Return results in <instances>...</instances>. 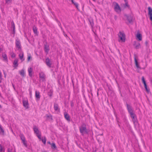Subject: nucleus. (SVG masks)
Instances as JSON below:
<instances>
[{
    "mask_svg": "<svg viewBox=\"0 0 152 152\" xmlns=\"http://www.w3.org/2000/svg\"><path fill=\"white\" fill-rule=\"evenodd\" d=\"M72 3L77 8V9H78V4L77 3H75L74 2V1H73V2H72Z\"/></svg>",
    "mask_w": 152,
    "mask_h": 152,
    "instance_id": "nucleus-36",
    "label": "nucleus"
},
{
    "mask_svg": "<svg viewBox=\"0 0 152 152\" xmlns=\"http://www.w3.org/2000/svg\"><path fill=\"white\" fill-rule=\"evenodd\" d=\"M133 122L135 127L138 128L139 127V124L137 121H134Z\"/></svg>",
    "mask_w": 152,
    "mask_h": 152,
    "instance_id": "nucleus-27",
    "label": "nucleus"
},
{
    "mask_svg": "<svg viewBox=\"0 0 152 152\" xmlns=\"http://www.w3.org/2000/svg\"><path fill=\"white\" fill-rule=\"evenodd\" d=\"M33 129L34 133L36 134L37 135L41 134V132L38 129L37 127L36 126H34Z\"/></svg>",
    "mask_w": 152,
    "mask_h": 152,
    "instance_id": "nucleus-9",
    "label": "nucleus"
},
{
    "mask_svg": "<svg viewBox=\"0 0 152 152\" xmlns=\"http://www.w3.org/2000/svg\"><path fill=\"white\" fill-rule=\"evenodd\" d=\"M145 44L147 46V45H148V41H145Z\"/></svg>",
    "mask_w": 152,
    "mask_h": 152,
    "instance_id": "nucleus-47",
    "label": "nucleus"
},
{
    "mask_svg": "<svg viewBox=\"0 0 152 152\" xmlns=\"http://www.w3.org/2000/svg\"><path fill=\"white\" fill-rule=\"evenodd\" d=\"M71 106L72 107H73L74 106V103L72 101L71 102Z\"/></svg>",
    "mask_w": 152,
    "mask_h": 152,
    "instance_id": "nucleus-43",
    "label": "nucleus"
},
{
    "mask_svg": "<svg viewBox=\"0 0 152 152\" xmlns=\"http://www.w3.org/2000/svg\"><path fill=\"white\" fill-rule=\"evenodd\" d=\"M135 48L136 49H138L139 48L140 46V44L139 43H138L136 45H135Z\"/></svg>",
    "mask_w": 152,
    "mask_h": 152,
    "instance_id": "nucleus-37",
    "label": "nucleus"
},
{
    "mask_svg": "<svg viewBox=\"0 0 152 152\" xmlns=\"http://www.w3.org/2000/svg\"><path fill=\"white\" fill-rule=\"evenodd\" d=\"M20 137L22 141L25 140V138L23 135L21 134L20 136Z\"/></svg>",
    "mask_w": 152,
    "mask_h": 152,
    "instance_id": "nucleus-33",
    "label": "nucleus"
},
{
    "mask_svg": "<svg viewBox=\"0 0 152 152\" xmlns=\"http://www.w3.org/2000/svg\"><path fill=\"white\" fill-rule=\"evenodd\" d=\"M15 56V55L14 53H13L11 55V57L12 58H14Z\"/></svg>",
    "mask_w": 152,
    "mask_h": 152,
    "instance_id": "nucleus-44",
    "label": "nucleus"
},
{
    "mask_svg": "<svg viewBox=\"0 0 152 152\" xmlns=\"http://www.w3.org/2000/svg\"><path fill=\"white\" fill-rule=\"evenodd\" d=\"M37 136L39 139L40 140H42L41 138V134H38Z\"/></svg>",
    "mask_w": 152,
    "mask_h": 152,
    "instance_id": "nucleus-42",
    "label": "nucleus"
},
{
    "mask_svg": "<svg viewBox=\"0 0 152 152\" xmlns=\"http://www.w3.org/2000/svg\"><path fill=\"white\" fill-rule=\"evenodd\" d=\"M11 28H13V31L14 32V33L15 32V26L14 23L13 21H12L11 23Z\"/></svg>",
    "mask_w": 152,
    "mask_h": 152,
    "instance_id": "nucleus-26",
    "label": "nucleus"
},
{
    "mask_svg": "<svg viewBox=\"0 0 152 152\" xmlns=\"http://www.w3.org/2000/svg\"><path fill=\"white\" fill-rule=\"evenodd\" d=\"M125 16L129 23H131L132 21V16L125 15Z\"/></svg>",
    "mask_w": 152,
    "mask_h": 152,
    "instance_id": "nucleus-13",
    "label": "nucleus"
},
{
    "mask_svg": "<svg viewBox=\"0 0 152 152\" xmlns=\"http://www.w3.org/2000/svg\"><path fill=\"white\" fill-rule=\"evenodd\" d=\"M118 41L119 42H124L125 41V35L124 33L120 31L118 34Z\"/></svg>",
    "mask_w": 152,
    "mask_h": 152,
    "instance_id": "nucleus-1",
    "label": "nucleus"
},
{
    "mask_svg": "<svg viewBox=\"0 0 152 152\" xmlns=\"http://www.w3.org/2000/svg\"><path fill=\"white\" fill-rule=\"evenodd\" d=\"M8 152H12V150L10 148L8 149Z\"/></svg>",
    "mask_w": 152,
    "mask_h": 152,
    "instance_id": "nucleus-46",
    "label": "nucleus"
},
{
    "mask_svg": "<svg viewBox=\"0 0 152 152\" xmlns=\"http://www.w3.org/2000/svg\"><path fill=\"white\" fill-rule=\"evenodd\" d=\"M64 36L66 37L67 36V35L66 34H64Z\"/></svg>",
    "mask_w": 152,
    "mask_h": 152,
    "instance_id": "nucleus-50",
    "label": "nucleus"
},
{
    "mask_svg": "<svg viewBox=\"0 0 152 152\" xmlns=\"http://www.w3.org/2000/svg\"><path fill=\"white\" fill-rule=\"evenodd\" d=\"M39 77L41 79L42 81H45V75L44 73L42 72H41L39 73Z\"/></svg>",
    "mask_w": 152,
    "mask_h": 152,
    "instance_id": "nucleus-8",
    "label": "nucleus"
},
{
    "mask_svg": "<svg viewBox=\"0 0 152 152\" xmlns=\"http://www.w3.org/2000/svg\"><path fill=\"white\" fill-rule=\"evenodd\" d=\"M4 77H6V75H5Z\"/></svg>",
    "mask_w": 152,
    "mask_h": 152,
    "instance_id": "nucleus-52",
    "label": "nucleus"
},
{
    "mask_svg": "<svg viewBox=\"0 0 152 152\" xmlns=\"http://www.w3.org/2000/svg\"><path fill=\"white\" fill-rule=\"evenodd\" d=\"M79 129L80 133L83 135L84 134H87L88 133L85 124H83L80 127Z\"/></svg>",
    "mask_w": 152,
    "mask_h": 152,
    "instance_id": "nucleus-2",
    "label": "nucleus"
},
{
    "mask_svg": "<svg viewBox=\"0 0 152 152\" xmlns=\"http://www.w3.org/2000/svg\"><path fill=\"white\" fill-rule=\"evenodd\" d=\"M54 109L56 111H57L58 112L59 111L60 109L58 104L56 103H55L54 104Z\"/></svg>",
    "mask_w": 152,
    "mask_h": 152,
    "instance_id": "nucleus-14",
    "label": "nucleus"
},
{
    "mask_svg": "<svg viewBox=\"0 0 152 152\" xmlns=\"http://www.w3.org/2000/svg\"><path fill=\"white\" fill-rule=\"evenodd\" d=\"M53 91L52 89L50 90L48 92V95L50 97H51L52 95Z\"/></svg>",
    "mask_w": 152,
    "mask_h": 152,
    "instance_id": "nucleus-25",
    "label": "nucleus"
},
{
    "mask_svg": "<svg viewBox=\"0 0 152 152\" xmlns=\"http://www.w3.org/2000/svg\"><path fill=\"white\" fill-rule=\"evenodd\" d=\"M47 119L48 120H50L52 119V116L51 115H47Z\"/></svg>",
    "mask_w": 152,
    "mask_h": 152,
    "instance_id": "nucleus-30",
    "label": "nucleus"
},
{
    "mask_svg": "<svg viewBox=\"0 0 152 152\" xmlns=\"http://www.w3.org/2000/svg\"><path fill=\"white\" fill-rule=\"evenodd\" d=\"M43 152H46L45 151H43Z\"/></svg>",
    "mask_w": 152,
    "mask_h": 152,
    "instance_id": "nucleus-54",
    "label": "nucleus"
},
{
    "mask_svg": "<svg viewBox=\"0 0 152 152\" xmlns=\"http://www.w3.org/2000/svg\"><path fill=\"white\" fill-rule=\"evenodd\" d=\"M15 45L16 48L20 51L21 50V46L20 41L18 39L16 40Z\"/></svg>",
    "mask_w": 152,
    "mask_h": 152,
    "instance_id": "nucleus-3",
    "label": "nucleus"
},
{
    "mask_svg": "<svg viewBox=\"0 0 152 152\" xmlns=\"http://www.w3.org/2000/svg\"><path fill=\"white\" fill-rule=\"evenodd\" d=\"M47 143H48V144H50V145H51V144H52L51 143V142H50V141H48V142H47Z\"/></svg>",
    "mask_w": 152,
    "mask_h": 152,
    "instance_id": "nucleus-48",
    "label": "nucleus"
},
{
    "mask_svg": "<svg viewBox=\"0 0 152 152\" xmlns=\"http://www.w3.org/2000/svg\"><path fill=\"white\" fill-rule=\"evenodd\" d=\"M2 56L5 60H6L7 59V57L6 54H3L2 55Z\"/></svg>",
    "mask_w": 152,
    "mask_h": 152,
    "instance_id": "nucleus-35",
    "label": "nucleus"
},
{
    "mask_svg": "<svg viewBox=\"0 0 152 152\" xmlns=\"http://www.w3.org/2000/svg\"><path fill=\"white\" fill-rule=\"evenodd\" d=\"M20 74L23 77H24L25 73L24 69H22L19 72Z\"/></svg>",
    "mask_w": 152,
    "mask_h": 152,
    "instance_id": "nucleus-21",
    "label": "nucleus"
},
{
    "mask_svg": "<svg viewBox=\"0 0 152 152\" xmlns=\"http://www.w3.org/2000/svg\"><path fill=\"white\" fill-rule=\"evenodd\" d=\"M33 29L34 34H37V29L35 26H34L33 27Z\"/></svg>",
    "mask_w": 152,
    "mask_h": 152,
    "instance_id": "nucleus-23",
    "label": "nucleus"
},
{
    "mask_svg": "<svg viewBox=\"0 0 152 152\" xmlns=\"http://www.w3.org/2000/svg\"><path fill=\"white\" fill-rule=\"evenodd\" d=\"M35 97L37 99H39L40 96V93L39 91H35Z\"/></svg>",
    "mask_w": 152,
    "mask_h": 152,
    "instance_id": "nucleus-19",
    "label": "nucleus"
},
{
    "mask_svg": "<svg viewBox=\"0 0 152 152\" xmlns=\"http://www.w3.org/2000/svg\"><path fill=\"white\" fill-rule=\"evenodd\" d=\"M24 54L23 52L21 51L19 55V58L21 60V62L24 60V58H23Z\"/></svg>",
    "mask_w": 152,
    "mask_h": 152,
    "instance_id": "nucleus-12",
    "label": "nucleus"
},
{
    "mask_svg": "<svg viewBox=\"0 0 152 152\" xmlns=\"http://www.w3.org/2000/svg\"><path fill=\"white\" fill-rule=\"evenodd\" d=\"M124 1L125 2H128L127 0H124Z\"/></svg>",
    "mask_w": 152,
    "mask_h": 152,
    "instance_id": "nucleus-49",
    "label": "nucleus"
},
{
    "mask_svg": "<svg viewBox=\"0 0 152 152\" xmlns=\"http://www.w3.org/2000/svg\"><path fill=\"white\" fill-rule=\"evenodd\" d=\"M28 72L29 75L31 77L32 76V72H33V69L31 67L29 68L28 69Z\"/></svg>",
    "mask_w": 152,
    "mask_h": 152,
    "instance_id": "nucleus-16",
    "label": "nucleus"
},
{
    "mask_svg": "<svg viewBox=\"0 0 152 152\" xmlns=\"http://www.w3.org/2000/svg\"><path fill=\"white\" fill-rule=\"evenodd\" d=\"M0 130L1 131V132L3 133V134L4 133V131L3 129L2 126L0 124Z\"/></svg>",
    "mask_w": 152,
    "mask_h": 152,
    "instance_id": "nucleus-34",
    "label": "nucleus"
},
{
    "mask_svg": "<svg viewBox=\"0 0 152 152\" xmlns=\"http://www.w3.org/2000/svg\"><path fill=\"white\" fill-rule=\"evenodd\" d=\"M1 105H0V108H1Z\"/></svg>",
    "mask_w": 152,
    "mask_h": 152,
    "instance_id": "nucleus-51",
    "label": "nucleus"
},
{
    "mask_svg": "<svg viewBox=\"0 0 152 152\" xmlns=\"http://www.w3.org/2000/svg\"><path fill=\"white\" fill-rule=\"evenodd\" d=\"M73 0H71L72 2H73Z\"/></svg>",
    "mask_w": 152,
    "mask_h": 152,
    "instance_id": "nucleus-53",
    "label": "nucleus"
},
{
    "mask_svg": "<svg viewBox=\"0 0 152 152\" xmlns=\"http://www.w3.org/2000/svg\"><path fill=\"white\" fill-rule=\"evenodd\" d=\"M134 60L135 64L137 68V69H141V67L140 66V65L138 62V57L135 54L134 55Z\"/></svg>",
    "mask_w": 152,
    "mask_h": 152,
    "instance_id": "nucleus-4",
    "label": "nucleus"
},
{
    "mask_svg": "<svg viewBox=\"0 0 152 152\" xmlns=\"http://www.w3.org/2000/svg\"><path fill=\"white\" fill-rule=\"evenodd\" d=\"M64 117L67 121H70V118L69 115H64Z\"/></svg>",
    "mask_w": 152,
    "mask_h": 152,
    "instance_id": "nucleus-22",
    "label": "nucleus"
},
{
    "mask_svg": "<svg viewBox=\"0 0 152 152\" xmlns=\"http://www.w3.org/2000/svg\"><path fill=\"white\" fill-rule=\"evenodd\" d=\"M142 82L143 83L144 85L146 84V82H145V80L144 77L143 76L142 77Z\"/></svg>",
    "mask_w": 152,
    "mask_h": 152,
    "instance_id": "nucleus-32",
    "label": "nucleus"
},
{
    "mask_svg": "<svg viewBox=\"0 0 152 152\" xmlns=\"http://www.w3.org/2000/svg\"><path fill=\"white\" fill-rule=\"evenodd\" d=\"M4 149L2 145L0 144V152H4Z\"/></svg>",
    "mask_w": 152,
    "mask_h": 152,
    "instance_id": "nucleus-28",
    "label": "nucleus"
},
{
    "mask_svg": "<svg viewBox=\"0 0 152 152\" xmlns=\"http://www.w3.org/2000/svg\"><path fill=\"white\" fill-rule=\"evenodd\" d=\"M52 148L53 149H56V147L54 143H53L51 144Z\"/></svg>",
    "mask_w": 152,
    "mask_h": 152,
    "instance_id": "nucleus-31",
    "label": "nucleus"
},
{
    "mask_svg": "<svg viewBox=\"0 0 152 152\" xmlns=\"http://www.w3.org/2000/svg\"><path fill=\"white\" fill-rule=\"evenodd\" d=\"M44 50L46 54H48L50 50V48L49 45H48L47 43L44 45Z\"/></svg>",
    "mask_w": 152,
    "mask_h": 152,
    "instance_id": "nucleus-7",
    "label": "nucleus"
},
{
    "mask_svg": "<svg viewBox=\"0 0 152 152\" xmlns=\"http://www.w3.org/2000/svg\"><path fill=\"white\" fill-rule=\"evenodd\" d=\"M11 0H5L6 3L9 4L11 2Z\"/></svg>",
    "mask_w": 152,
    "mask_h": 152,
    "instance_id": "nucleus-41",
    "label": "nucleus"
},
{
    "mask_svg": "<svg viewBox=\"0 0 152 152\" xmlns=\"http://www.w3.org/2000/svg\"><path fill=\"white\" fill-rule=\"evenodd\" d=\"M137 38L138 39L139 41H141L142 40V36L141 34L139 32L137 33L136 35Z\"/></svg>",
    "mask_w": 152,
    "mask_h": 152,
    "instance_id": "nucleus-15",
    "label": "nucleus"
},
{
    "mask_svg": "<svg viewBox=\"0 0 152 152\" xmlns=\"http://www.w3.org/2000/svg\"><path fill=\"white\" fill-rule=\"evenodd\" d=\"M131 117L133 122L134 121H137L136 115H131Z\"/></svg>",
    "mask_w": 152,
    "mask_h": 152,
    "instance_id": "nucleus-17",
    "label": "nucleus"
},
{
    "mask_svg": "<svg viewBox=\"0 0 152 152\" xmlns=\"http://www.w3.org/2000/svg\"><path fill=\"white\" fill-rule=\"evenodd\" d=\"M45 61L47 65L49 67H50L51 65L50 60L49 58H47L46 59Z\"/></svg>",
    "mask_w": 152,
    "mask_h": 152,
    "instance_id": "nucleus-11",
    "label": "nucleus"
},
{
    "mask_svg": "<svg viewBox=\"0 0 152 152\" xmlns=\"http://www.w3.org/2000/svg\"><path fill=\"white\" fill-rule=\"evenodd\" d=\"M116 5L114 7V9L115 11L117 12H121V10L120 7L117 3H116Z\"/></svg>",
    "mask_w": 152,
    "mask_h": 152,
    "instance_id": "nucleus-10",
    "label": "nucleus"
},
{
    "mask_svg": "<svg viewBox=\"0 0 152 152\" xmlns=\"http://www.w3.org/2000/svg\"><path fill=\"white\" fill-rule=\"evenodd\" d=\"M22 142H23V144L25 145V146L27 147V143H26V140H24L22 141Z\"/></svg>",
    "mask_w": 152,
    "mask_h": 152,
    "instance_id": "nucleus-38",
    "label": "nucleus"
},
{
    "mask_svg": "<svg viewBox=\"0 0 152 152\" xmlns=\"http://www.w3.org/2000/svg\"><path fill=\"white\" fill-rule=\"evenodd\" d=\"M125 7H128L129 5L128 4V2H125Z\"/></svg>",
    "mask_w": 152,
    "mask_h": 152,
    "instance_id": "nucleus-45",
    "label": "nucleus"
},
{
    "mask_svg": "<svg viewBox=\"0 0 152 152\" xmlns=\"http://www.w3.org/2000/svg\"><path fill=\"white\" fill-rule=\"evenodd\" d=\"M42 141L43 142V143L45 144H46V139L45 137H44L42 139Z\"/></svg>",
    "mask_w": 152,
    "mask_h": 152,
    "instance_id": "nucleus-29",
    "label": "nucleus"
},
{
    "mask_svg": "<svg viewBox=\"0 0 152 152\" xmlns=\"http://www.w3.org/2000/svg\"><path fill=\"white\" fill-rule=\"evenodd\" d=\"M126 105L127 110L130 114H134L133 110L132 107L128 104H127Z\"/></svg>",
    "mask_w": 152,
    "mask_h": 152,
    "instance_id": "nucleus-6",
    "label": "nucleus"
},
{
    "mask_svg": "<svg viewBox=\"0 0 152 152\" xmlns=\"http://www.w3.org/2000/svg\"><path fill=\"white\" fill-rule=\"evenodd\" d=\"M32 57L31 55L30 54H28L27 61H29L31 60Z\"/></svg>",
    "mask_w": 152,
    "mask_h": 152,
    "instance_id": "nucleus-24",
    "label": "nucleus"
},
{
    "mask_svg": "<svg viewBox=\"0 0 152 152\" xmlns=\"http://www.w3.org/2000/svg\"><path fill=\"white\" fill-rule=\"evenodd\" d=\"M18 60L17 59H15L13 62V64L14 65V67H17L18 66Z\"/></svg>",
    "mask_w": 152,
    "mask_h": 152,
    "instance_id": "nucleus-18",
    "label": "nucleus"
},
{
    "mask_svg": "<svg viewBox=\"0 0 152 152\" xmlns=\"http://www.w3.org/2000/svg\"><path fill=\"white\" fill-rule=\"evenodd\" d=\"M23 106L26 108H28V107L29 104L28 102V100L27 99H23Z\"/></svg>",
    "mask_w": 152,
    "mask_h": 152,
    "instance_id": "nucleus-5",
    "label": "nucleus"
},
{
    "mask_svg": "<svg viewBox=\"0 0 152 152\" xmlns=\"http://www.w3.org/2000/svg\"><path fill=\"white\" fill-rule=\"evenodd\" d=\"M2 80V78L1 73L0 71V83H1Z\"/></svg>",
    "mask_w": 152,
    "mask_h": 152,
    "instance_id": "nucleus-39",
    "label": "nucleus"
},
{
    "mask_svg": "<svg viewBox=\"0 0 152 152\" xmlns=\"http://www.w3.org/2000/svg\"><path fill=\"white\" fill-rule=\"evenodd\" d=\"M89 21L90 22V24L92 27V28H93L94 25L93 20L92 19H89Z\"/></svg>",
    "mask_w": 152,
    "mask_h": 152,
    "instance_id": "nucleus-20",
    "label": "nucleus"
},
{
    "mask_svg": "<svg viewBox=\"0 0 152 152\" xmlns=\"http://www.w3.org/2000/svg\"><path fill=\"white\" fill-rule=\"evenodd\" d=\"M144 85L145 88V90L148 92L149 91V90L148 89L146 84Z\"/></svg>",
    "mask_w": 152,
    "mask_h": 152,
    "instance_id": "nucleus-40",
    "label": "nucleus"
}]
</instances>
